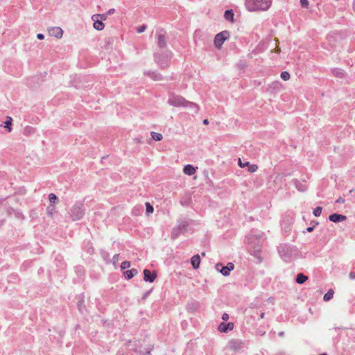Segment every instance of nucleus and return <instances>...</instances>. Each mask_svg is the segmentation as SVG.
Returning <instances> with one entry per match:
<instances>
[{
    "label": "nucleus",
    "mask_w": 355,
    "mask_h": 355,
    "mask_svg": "<svg viewBox=\"0 0 355 355\" xmlns=\"http://www.w3.org/2000/svg\"><path fill=\"white\" fill-rule=\"evenodd\" d=\"M37 37L39 39V40H43L44 38V35L42 33H38L37 35Z\"/></svg>",
    "instance_id": "obj_32"
},
{
    "label": "nucleus",
    "mask_w": 355,
    "mask_h": 355,
    "mask_svg": "<svg viewBox=\"0 0 355 355\" xmlns=\"http://www.w3.org/2000/svg\"><path fill=\"white\" fill-rule=\"evenodd\" d=\"M307 279L308 277L303 273H299L296 277V282L300 284L304 283Z\"/></svg>",
    "instance_id": "obj_12"
},
{
    "label": "nucleus",
    "mask_w": 355,
    "mask_h": 355,
    "mask_svg": "<svg viewBox=\"0 0 355 355\" xmlns=\"http://www.w3.org/2000/svg\"><path fill=\"white\" fill-rule=\"evenodd\" d=\"M222 265L220 263H217L216 265V268L218 270H220V272L224 275V276H228L230 275L229 269L227 268V266L222 267V268L220 270L219 267Z\"/></svg>",
    "instance_id": "obj_13"
},
{
    "label": "nucleus",
    "mask_w": 355,
    "mask_h": 355,
    "mask_svg": "<svg viewBox=\"0 0 355 355\" xmlns=\"http://www.w3.org/2000/svg\"><path fill=\"white\" fill-rule=\"evenodd\" d=\"M222 319L223 320H227L229 319V315L227 313H223V316H222Z\"/></svg>",
    "instance_id": "obj_30"
},
{
    "label": "nucleus",
    "mask_w": 355,
    "mask_h": 355,
    "mask_svg": "<svg viewBox=\"0 0 355 355\" xmlns=\"http://www.w3.org/2000/svg\"><path fill=\"white\" fill-rule=\"evenodd\" d=\"M263 317H264V313H263L261 314V318H263Z\"/></svg>",
    "instance_id": "obj_38"
},
{
    "label": "nucleus",
    "mask_w": 355,
    "mask_h": 355,
    "mask_svg": "<svg viewBox=\"0 0 355 355\" xmlns=\"http://www.w3.org/2000/svg\"><path fill=\"white\" fill-rule=\"evenodd\" d=\"M107 16L105 14H95L92 15V19L94 21V28L97 31H102L105 28V24L102 20H106Z\"/></svg>",
    "instance_id": "obj_2"
},
{
    "label": "nucleus",
    "mask_w": 355,
    "mask_h": 355,
    "mask_svg": "<svg viewBox=\"0 0 355 355\" xmlns=\"http://www.w3.org/2000/svg\"><path fill=\"white\" fill-rule=\"evenodd\" d=\"M5 128L8 129L9 132L11 131V128L10 127L12 124V118L8 117V119L5 122Z\"/></svg>",
    "instance_id": "obj_23"
},
{
    "label": "nucleus",
    "mask_w": 355,
    "mask_h": 355,
    "mask_svg": "<svg viewBox=\"0 0 355 355\" xmlns=\"http://www.w3.org/2000/svg\"><path fill=\"white\" fill-rule=\"evenodd\" d=\"M271 4L272 0H245V6L250 11H266Z\"/></svg>",
    "instance_id": "obj_1"
},
{
    "label": "nucleus",
    "mask_w": 355,
    "mask_h": 355,
    "mask_svg": "<svg viewBox=\"0 0 355 355\" xmlns=\"http://www.w3.org/2000/svg\"><path fill=\"white\" fill-rule=\"evenodd\" d=\"M275 52L277 53H279L281 52V49L278 47H276L275 48Z\"/></svg>",
    "instance_id": "obj_33"
},
{
    "label": "nucleus",
    "mask_w": 355,
    "mask_h": 355,
    "mask_svg": "<svg viewBox=\"0 0 355 355\" xmlns=\"http://www.w3.org/2000/svg\"><path fill=\"white\" fill-rule=\"evenodd\" d=\"M300 3H301L302 6L308 8L309 1L308 0H300Z\"/></svg>",
    "instance_id": "obj_27"
},
{
    "label": "nucleus",
    "mask_w": 355,
    "mask_h": 355,
    "mask_svg": "<svg viewBox=\"0 0 355 355\" xmlns=\"http://www.w3.org/2000/svg\"><path fill=\"white\" fill-rule=\"evenodd\" d=\"M234 328V323L229 322L227 324L225 322H221L218 326V330L220 332H227V331L232 330Z\"/></svg>",
    "instance_id": "obj_6"
},
{
    "label": "nucleus",
    "mask_w": 355,
    "mask_h": 355,
    "mask_svg": "<svg viewBox=\"0 0 355 355\" xmlns=\"http://www.w3.org/2000/svg\"><path fill=\"white\" fill-rule=\"evenodd\" d=\"M151 137L155 141H161L163 138L162 134L155 132H151Z\"/></svg>",
    "instance_id": "obj_18"
},
{
    "label": "nucleus",
    "mask_w": 355,
    "mask_h": 355,
    "mask_svg": "<svg viewBox=\"0 0 355 355\" xmlns=\"http://www.w3.org/2000/svg\"><path fill=\"white\" fill-rule=\"evenodd\" d=\"M114 11H115V10H114V8H111V9H110V10L107 11V14H105V15H112V14L114 12Z\"/></svg>",
    "instance_id": "obj_31"
},
{
    "label": "nucleus",
    "mask_w": 355,
    "mask_h": 355,
    "mask_svg": "<svg viewBox=\"0 0 355 355\" xmlns=\"http://www.w3.org/2000/svg\"><path fill=\"white\" fill-rule=\"evenodd\" d=\"M352 7H353V10H354L355 12V0H353V5H352Z\"/></svg>",
    "instance_id": "obj_36"
},
{
    "label": "nucleus",
    "mask_w": 355,
    "mask_h": 355,
    "mask_svg": "<svg viewBox=\"0 0 355 355\" xmlns=\"http://www.w3.org/2000/svg\"><path fill=\"white\" fill-rule=\"evenodd\" d=\"M230 36L228 31H223L218 33L214 38V44L216 48L220 49L226 40Z\"/></svg>",
    "instance_id": "obj_3"
},
{
    "label": "nucleus",
    "mask_w": 355,
    "mask_h": 355,
    "mask_svg": "<svg viewBox=\"0 0 355 355\" xmlns=\"http://www.w3.org/2000/svg\"><path fill=\"white\" fill-rule=\"evenodd\" d=\"M146 26L145 25H143L137 28V32L139 33H142L146 30Z\"/></svg>",
    "instance_id": "obj_29"
},
{
    "label": "nucleus",
    "mask_w": 355,
    "mask_h": 355,
    "mask_svg": "<svg viewBox=\"0 0 355 355\" xmlns=\"http://www.w3.org/2000/svg\"><path fill=\"white\" fill-rule=\"evenodd\" d=\"M158 45L160 47H164L166 46V40L165 37L163 35H159L158 36Z\"/></svg>",
    "instance_id": "obj_16"
},
{
    "label": "nucleus",
    "mask_w": 355,
    "mask_h": 355,
    "mask_svg": "<svg viewBox=\"0 0 355 355\" xmlns=\"http://www.w3.org/2000/svg\"><path fill=\"white\" fill-rule=\"evenodd\" d=\"M239 165L241 168H244L245 166H248L249 165V162H246L245 163H243L241 160V159H239Z\"/></svg>",
    "instance_id": "obj_26"
},
{
    "label": "nucleus",
    "mask_w": 355,
    "mask_h": 355,
    "mask_svg": "<svg viewBox=\"0 0 355 355\" xmlns=\"http://www.w3.org/2000/svg\"><path fill=\"white\" fill-rule=\"evenodd\" d=\"M337 202H343V200L342 198H339L337 200Z\"/></svg>",
    "instance_id": "obj_37"
},
{
    "label": "nucleus",
    "mask_w": 355,
    "mask_h": 355,
    "mask_svg": "<svg viewBox=\"0 0 355 355\" xmlns=\"http://www.w3.org/2000/svg\"><path fill=\"white\" fill-rule=\"evenodd\" d=\"M144 280L146 282H153L157 277L156 274H155V273L152 274L151 272L147 269H145L144 270Z\"/></svg>",
    "instance_id": "obj_7"
},
{
    "label": "nucleus",
    "mask_w": 355,
    "mask_h": 355,
    "mask_svg": "<svg viewBox=\"0 0 355 355\" xmlns=\"http://www.w3.org/2000/svg\"><path fill=\"white\" fill-rule=\"evenodd\" d=\"M248 171L251 173L255 172L258 169V166L256 164H250L248 166Z\"/></svg>",
    "instance_id": "obj_24"
},
{
    "label": "nucleus",
    "mask_w": 355,
    "mask_h": 355,
    "mask_svg": "<svg viewBox=\"0 0 355 355\" xmlns=\"http://www.w3.org/2000/svg\"><path fill=\"white\" fill-rule=\"evenodd\" d=\"M71 211V217L73 220H78L83 216V211L80 207H73Z\"/></svg>",
    "instance_id": "obj_5"
},
{
    "label": "nucleus",
    "mask_w": 355,
    "mask_h": 355,
    "mask_svg": "<svg viewBox=\"0 0 355 355\" xmlns=\"http://www.w3.org/2000/svg\"><path fill=\"white\" fill-rule=\"evenodd\" d=\"M146 212L147 214H152L154 211L153 207L150 204V202H146Z\"/></svg>",
    "instance_id": "obj_21"
},
{
    "label": "nucleus",
    "mask_w": 355,
    "mask_h": 355,
    "mask_svg": "<svg viewBox=\"0 0 355 355\" xmlns=\"http://www.w3.org/2000/svg\"><path fill=\"white\" fill-rule=\"evenodd\" d=\"M226 266L229 269L230 272L233 270L234 268V265L232 263H231V262L228 263Z\"/></svg>",
    "instance_id": "obj_28"
},
{
    "label": "nucleus",
    "mask_w": 355,
    "mask_h": 355,
    "mask_svg": "<svg viewBox=\"0 0 355 355\" xmlns=\"http://www.w3.org/2000/svg\"><path fill=\"white\" fill-rule=\"evenodd\" d=\"M320 355H327V354H321Z\"/></svg>",
    "instance_id": "obj_39"
},
{
    "label": "nucleus",
    "mask_w": 355,
    "mask_h": 355,
    "mask_svg": "<svg viewBox=\"0 0 355 355\" xmlns=\"http://www.w3.org/2000/svg\"><path fill=\"white\" fill-rule=\"evenodd\" d=\"M49 198L50 202L53 204L55 203L58 200L57 196L54 193H50L49 196Z\"/></svg>",
    "instance_id": "obj_22"
},
{
    "label": "nucleus",
    "mask_w": 355,
    "mask_h": 355,
    "mask_svg": "<svg viewBox=\"0 0 355 355\" xmlns=\"http://www.w3.org/2000/svg\"><path fill=\"white\" fill-rule=\"evenodd\" d=\"M321 213H322V207H317L316 208L314 209L313 210V215L315 216V217H318L321 215Z\"/></svg>",
    "instance_id": "obj_19"
},
{
    "label": "nucleus",
    "mask_w": 355,
    "mask_h": 355,
    "mask_svg": "<svg viewBox=\"0 0 355 355\" xmlns=\"http://www.w3.org/2000/svg\"><path fill=\"white\" fill-rule=\"evenodd\" d=\"M313 227H308V228H307V231H308L309 232H312V231H313Z\"/></svg>",
    "instance_id": "obj_34"
},
{
    "label": "nucleus",
    "mask_w": 355,
    "mask_h": 355,
    "mask_svg": "<svg viewBox=\"0 0 355 355\" xmlns=\"http://www.w3.org/2000/svg\"><path fill=\"white\" fill-rule=\"evenodd\" d=\"M130 263L129 261H127L122 262L121 264V268L122 269L128 268H130Z\"/></svg>",
    "instance_id": "obj_25"
},
{
    "label": "nucleus",
    "mask_w": 355,
    "mask_h": 355,
    "mask_svg": "<svg viewBox=\"0 0 355 355\" xmlns=\"http://www.w3.org/2000/svg\"><path fill=\"white\" fill-rule=\"evenodd\" d=\"M329 220L332 222L337 223L340 221H343L346 219V216L344 215H340L338 214H333L329 216Z\"/></svg>",
    "instance_id": "obj_8"
},
{
    "label": "nucleus",
    "mask_w": 355,
    "mask_h": 355,
    "mask_svg": "<svg viewBox=\"0 0 355 355\" xmlns=\"http://www.w3.org/2000/svg\"><path fill=\"white\" fill-rule=\"evenodd\" d=\"M138 273V271L137 269H135V268H132L131 270H126L125 272H124V275H125V277L128 279H132L134 276H135L136 275H137Z\"/></svg>",
    "instance_id": "obj_11"
},
{
    "label": "nucleus",
    "mask_w": 355,
    "mask_h": 355,
    "mask_svg": "<svg viewBox=\"0 0 355 355\" xmlns=\"http://www.w3.org/2000/svg\"><path fill=\"white\" fill-rule=\"evenodd\" d=\"M196 171V168L191 164L186 165L183 168L184 173L188 175H193Z\"/></svg>",
    "instance_id": "obj_10"
},
{
    "label": "nucleus",
    "mask_w": 355,
    "mask_h": 355,
    "mask_svg": "<svg viewBox=\"0 0 355 355\" xmlns=\"http://www.w3.org/2000/svg\"><path fill=\"white\" fill-rule=\"evenodd\" d=\"M203 123L205 124V125H207L209 123L208 119H204Z\"/></svg>",
    "instance_id": "obj_35"
},
{
    "label": "nucleus",
    "mask_w": 355,
    "mask_h": 355,
    "mask_svg": "<svg viewBox=\"0 0 355 355\" xmlns=\"http://www.w3.org/2000/svg\"><path fill=\"white\" fill-rule=\"evenodd\" d=\"M234 12L232 10H226L224 14V17L226 20L230 21L231 22L234 21Z\"/></svg>",
    "instance_id": "obj_14"
},
{
    "label": "nucleus",
    "mask_w": 355,
    "mask_h": 355,
    "mask_svg": "<svg viewBox=\"0 0 355 355\" xmlns=\"http://www.w3.org/2000/svg\"><path fill=\"white\" fill-rule=\"evenodd\" d=\"M47 32L50 36L54 37L57 39L62 38L63 35V30L58 26L48 28Z\"/></svg>",
    "instance_id": "obj_4"
},
{
    "label": "nucleus",
    "mask_w": 355,
    "mask_h": 355,
    "mask_svg": "<svg viewBox=\"0 0 355 355\" xmlns=\"http://www.w3.org/2000/svg\"><path fill=\"white\" fill-rule=\"evenodd\" d=\"M230 348L232 350L236 351L237 349L241 348V343L233 340L230 343Z\"/></svg>",
    "instance_id": "obj_15"
},
{
    "label": "nucleus",
    "mask_w": 355,
    "mask_h": 355,
    "mask_svg": "<svg viewBox=\"0 0 355 355\" xmlns=\"http://www.w3.org/2000/svg\"><path fill=\"white\" fill-rule=\"evenodd\" d=\"M290 74L287 71H282L281 73V78L284 80H288L290 79Z\"/></svg>",
    "instance_id": "obj_20"
},
{
    "label": "nucleus",
    "mask_w": 355,
    "mask_h": 355,
    "mask_svg": "<svg viewBox=\"0 0 355 355\" xmlns=\"http://www.w3.org/2000/svg\"><path fill=\"white\" fill-rule=\"evenodd\" d=\"M191 263L194 269H198L200 263V257L198 254L193 256L191 259Z\"/></svg>",
    "instance_id": "obj_9"
},
{
    "label": "nucleus",
    "mask_w": 355,
    "mask_h": 355,
    "mask_svg": "<svg viewBox=\"0 0 355 355\" xmlns=\"http://www.w3.org/2000/svg\"><path fill=\"white\" fill-rule=\"evenodd\" d=\"M334 293V292L332 289L329 290L328 292L324 295V300L329 301L332 299Z\"/></svg>",
    "instance_id": "obj_17"
}]
</instances>
